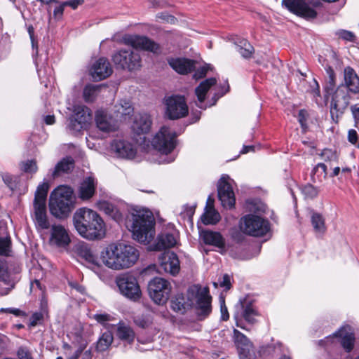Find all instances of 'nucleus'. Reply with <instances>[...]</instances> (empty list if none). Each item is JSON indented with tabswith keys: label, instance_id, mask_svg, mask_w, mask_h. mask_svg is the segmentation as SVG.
Instances as JSON below:
<instances>
[{
	"label": "nucleus",
	"instance_id": "obj_1",
	"mask_svg": "<svg viewBox=\"0 0 359 359\" xmlns=\"http://www.w3.org/2000/svg\"><path fill=\"white\" fill-rule=\"evenodd\" d=\"M139 257V250L135 246L123 242L108 245L100 255L104 266L117 271L133 266L137 262Z\"/></svg>",
	"mask_w": 359,
	"mask_h": 359
},
{
	"label": "nucleus",
	"instance_id": "obj_2",
	"mask_svg": "<svg viewBox=\"0 0 359 359\" xmlns=\"http://www.w3.org/2000/svg\"><path fill=\"white\" fill-rule=\"evenodd\" d=\"M72 220L78 233L87 240H100L105 236L106 227L103 219L91 209L79 208L74 213Z\"/></svg>",
	"mask_w": 359,
	"mask_h": 359
},
{
	"label": "nucleus",
	"instance_id": "obj_3",
	"mask_svg": "<svg viewBox=\"0 0 359 359\" xmlns=\"http://www.w3.org/2000/svg\"><path fill=\"white\" fill-rule=\"evenodd\" d=\"M154 218L152 212L143 208H133L126 220V227L132 232L134 240L148 243L154 236Z\"/></svg>",
	"mask_w": 359,
	"mask_h": 359
},
{
	"label": "nucleus",
	"instance_id": "obj_4",
	"mask_svg": "<svg viewBox=\"0 0 359 359\" xmlns=\"http://www.w3.org/2000/svg\"><path fill=\"white\" fill-rule=\"evenodd\" d=\"M74 208L73 191L67 186H60L50 194L49 209L51 215L60 219L69 216Z\"/></svg>",
	"mask_w": 359,
	"mask_h": 359
},
{
	"label": "nucleus",
	"instance_id": "obj_5",
	"mask_svg": "<svg viewBox=\"0 0 359 359\" xmlns=\"http://www.w3.org/2000/svg\"><path fill=\"white\" fill-rule=\"evenodd\" d=\"M111 60L116 68L130 72L139 69L142 65L140 54L132 48L117 50L112 55Z\"/></svg>",
	"mask_w": 359,
	"mask_h": 359
},
{
	"label": "nucleus",
	"instance_id": "obj_6",
	"mask_svg": "<svg viewBox=\"0 0 359 359\" xmlns=\"http://www.w3.org/2000/svg\"><path fill=\"white\" fill-rule=\"evenodd\" d=\"M241 231L252 236H263L270 229L269 223L266 219L255 215H247L239 222Z\"/></svg>",
	"mask_w": 359,
	"mask_h": 359
},
{
	"label": "nucleus",
	"instance_id": "obj_7",
	"mask_svg": "<svg viewBox=\"0 0 359 359\" xmlns=\"http://www.w3.org/2000/svg\"><path fill=\"white\" fill-rule=\"evenodd\" d=\"M165 115L170 120L185 117L189 113V107L184 96L174 95L164 99Z\"/></svg>",
	"mask_w": 359,
	"mask_h": 359
},
{
	"label": "nucleus",
	"instance_id": "obj_8",
	"mask_svg": "<svg viewBox=\"0 0 359 359\" xmlns=\"http://www.w3.org/2000/svg\"><path fill=\"white\" fill-rule=\"evenodd\" d=\"M171 292V285L165 279L156 277L149 282L148 292L154 303L163 305L167 302Z\"/></svg>",
	"mask_w": 359,
	"mask_h": 359
},
{
	"label": "nucleus",
	"instance_id": "obj_9",
	"mask_svg": "<svg viewBox=\"0 0 359 359\" xmlns=\"http://www.w3.org/2000/svg\"><path fill=\"white\" fill-rule=\"evenodd\" d=\"M116 283L122 295L136 302L142 295V292L135 277L129 273L122 274L116 278Z\"/></svg>",
	"mask_w": 359,
	"mask_h": 359
},
{
	"label": "nucleus",
	"instance_id": "obj_10",
	"mask_svg": "<svg viewBox=\"0 0 359 359\" xmlns=\"http://www.w3.org/2000/svg\"><path fill=\"white\" fill-rule=\"evenodd\" d=\"M92 120L90 109L84 105H76L74 107V114L69 119L68 128L72 134H76L86 129Z\"/></svg>",
	"mask_w": 359,
	"mask_h": 359
},
{
	"label": "nucleus",
	"instance_id": "obj_11",
	"mask_svg": "<svg viewBox=\"0 0 359 359\" xmlns=\"http://www.w3.org/2000/svg\"><path fill=\"white\" fill-rule=\"evenodd\" d=\"M175 133L166 126L161 128L154 137L151 144L159 152L165 154L170 153L175 147Z\"/></svg>",
	"mask_w": 359,
	"mask_h": 359
},
{
	"label": "nucleus",
	"instance_id": "obj_12",
	"mask_svg": "<svg viewBox=\"0 0 359 359\" xmlns=\"http://www.w3.org/2000/svg\"><path fill=\"white\" fill-rule=\"evenodd\" d=\"M196 298V313L198 319L203 320L206 318L212 311V297L209 294V289L208 287L198 288Z\"/></svg>",
	"mask_w": 359,
	"mask_h": 359
},
{
	"label": "nucleus",
	"instance_id": "obj_13",
	"mask_svg": "<svg viewBox=\"0 0 359 359\" xmlns=\"http://www.w3.org/2000/svg\"><path fill=\"white\" fill-rule=\"evenodd\" d=\"M309 0H283V5L291 13L307 19L315 18L316 11L311 8L307 1Z\"/></svg>",
	"mask_w": 359,
	"mask_h": 359
},
{
	"label": "nucleus",
	"instance_id": "obj_14",
	"mask_svg": "<svg viewBox=\"0 0 359 359\" xmlns=\"http://www.w3.org/2000/svg\"><path fill=\"white\" fill-rule=\"evenodd\" d=\"M122 41L125 45L133 48L149 50L155 53L160 49L158 44L146 36L126 35L122 38Z\"/></svg>",
	"mask_w": 359,
	"mask_h": 359
},
{
	"label": "nucleus",
	"instance_id": "obj_15",
	"mask_svg": "<svg viewBox=\"0 0 359 359\" xmlns=\"http://www.w3.org/2000/svg\"><path fill=\"white\" fill-rule=\"evenodd\" d=\"M348 104L349 96L348 93L344 92L342 86H338L333 94L331 102L330 113L332 118L334 119V116L338 118L339 116H341Z\"/></svg>",
	"mask_w": 359,
	"mask_h": 359
},
{
	"label": "nucleus",
	"instance_id": "obj_16",
	"mask_svg": "<svg viewBox=\"0 0 359 359\" xmlns=\"http://www.w3.org/2000/svg\"><path fill=\"white\" fill-rule=\"evenodd\" d=\"M160 269L172 276H176L180 270V264L177 255L171 251H165L158 257Z\"/></svg>",
	"mask_w": 359,
	"mask_h": 359
},
{
	"label": "nucleus",
	"instance_id": "obj_17",
	"mask_svg": "<svg viewBox=\"0 0 359 359\" xmlns=\"http://www.w3.org/2000/svg\"><path fill=\"white\" fill-rule=\"evenodd\" d=\"M97 128L105 133L114 132L118 128V123L114 116L104 110H98L95 114Z\"/></svg>",
	"mask_w": 359,
	"mask_h": 359
},
{
	"label": "nucleus",
	"instance_id": "obj_18",
	"mask_svg": "<svg viewBox=\"0 0 359 359\" xmlns=\"http://www.w3.org/2000/svg\"><path fill=\"white\" fill-rule=\"evenodd\" d=\"M218 197L223 207L231 208L235 204V196L231 186L222 177L217 186Z\"/></svg>",
	"mask_w": 359,
	"mask_h": 359
},
{
	"label": "nucleus",
	"instance_id": "obj_19",
	"mask_svg": "<svg viewBox=\"0 0 359 359\" xmlns=\"http://www.w3.org/2000/svg\"><path fill=\"white\" fill-rule=\"evenodd\" d=\"M111 151L118 158L132 159L136 155V149L130 142L122 140H115L111 144Z\"/></svg>",
	"mask_w": 359,
	"mask_h": 359
},
{
	"label": "nucleus",
	"instance_id": "obj_20",
	"mask_svg": "<svg viewBox=\"0 0 359 359\" xmlns=\"http://www.w3.org/2000/svg\"><path fill=\"white\" fill-rule=\"evenodd\" d=\"M112 67L105 57H100L96 60L90 69L92 77L97 81L107 78L112 74Z\"/></svg>",
	"mask_w": 359,
	"mask_h": 359
},
{
	"label": "nucleus",
	"instance_id": "obj_21",
	"mask_svg": "<svg viewBox=\"0 0 359 359\" xmlns=\"http://www.w3.org/2000/svg\"><path fill=\"white\" fill-rule=\"evenodd\" d=\"M233 340L238 351L240 359H250V351L252 344L245 335L238 330H233Z\"/></svg>",
	"mask_w": 359,
	"mask_h": 359
},
{
	"label": "nucleus",
	"instance_id": "obj_22",
	"mask_svg": "<svg viewBox=\"0 0 359 359\" xmlns=\"http://www.w3.org/2000/svg\"><path fill=\"white\" fill-rule=\"evenodd\" d=\"M169 65L180 74H187L195 68V61L184 57H170L168 59Z\"/></svg>",
	"mask_w": 359,
	"mask_h": 359
},
{
	"label": "nucleus",
	"instance_id": "obj_23",
	"mask_svg": "<svg viewBox=\"0 0 359 359\" xmlns=\"http://www.w3.org/2000/svg\"><path fill=\"white\" fill-rule=\"evenodd\" d=\"M133 111V107L129 101L121 100L114 106V116L118 123L125 122L130 119Z\"/></svg>",
	"mask_w": 359,
	"mask_h": 359
},
{
	"label": "nucleus",
	"instance_id": "obj_24",
	"mask_svg": "<svg viewBox=\"0 0 359 359\" xmlns=\"http://www.w3.org/2000/svg\"><path fill=\"white\" fill-rule=\"evenodd\" d=\"M334 334L341 339V344L347 352L353 350L355 343V335L350 325L341 327Z\"/></svg>",
	"mask_w": 359,
	"mask_h": 359
},
{
	"label": "nucleus",
	"instance_id": "obj_25",
	"mask_svg": "<svg viewBox=\"0 0 359 359\" xmlns=\"http://www.w3.org/2000/svg\"><path fill=\"white\" fill-rule=\"evenodd\" d=\"M344 86L348 91L353 93H359V76L355 71L351 67H346L344 69Z\"/></svg>",
	"mask_w": 359,
	"mask_h": 359
},
{
	"label": "nucleus",
	"instance_id": "obj_26",
	"mask_svg": "<svg viewBox=\"0 0 359 359\" xmlns=\"http://www.w3.org/2000/svg\"><path fill=\"white\" fill-rule=\"evenodd\" d=\"M50 242L60 247H65L69 245L70 238L64 226L60 224L52 226Z\"/></svg>",
	"mask_w": 359,
	"mask_h": 359
},
{
	"label": "nucleus",
	"instance_id": "obj_27",
	"mask_svg": "<svg viewBox=\"0 0 359 359\" xmlns=\"http://www.w3.org/2000/svg\"><path fill=\"white\" fill-rule=\"evenodd\" d=\"M151 119L147 114H138L135 116L132 129L136 134H144L150 130Z\"/></svg>",
	"mask_w": 359,
	"mask_h": 359
},
{
	"label": "nucleus",
	"instance_id": "obj_28",
	"mask_svg": "<svg viewBox=\"0 0 359 359\" xmlns=\"http://www.w3.org/2000/svg\"><path fill=\"white\" fill-rule=\"evenodd\" d=\"M217 83L215 78H209L203 81L195 89V94L197 97L198 103L197 106L199 108L205 109V107L203 106V103L205 100L206 94L210 88L215 86Z\"/></svg>",
	"mask_w": 359,
	"mask_h": 359
},
{
	"label": "nucleus",
	"instance_id": "obj_29",
	"mask_svg": "<svg viewBox=\"0 0 359 359\" xmlns=\"http://www.w3.org/2000/svg\"><path fill=\"white\" fill-rule=\"evenodd\" d=\"M95 181L92 177L83 180L79 189V197L83 200H88L93 197L95 191Z\"/></svg>",
	"mask_w": 359,
	"mask_h": 359
},
{
	"label": "nucleus",
	"instance_id": "obj_30",
	"mask_svg": "<svg viewBox=\"0 0 359 359\" xmlns=\"http://www.w3.org/2000/svg\"><path fill=\"white\" fill-rule=\"evenodd\" d=\"M201 237L205 244L213 245L219 248H224L225 246L224 239L219 232L203 231L201 233Z\"/></svg>",
	"mask_w": 359,
	"mask_h": 359
},
{
	"label": "nucleus",
	"instance_id": "obj_31",
	"mask_svg": "<svg viewBox=\"0 0 359 359\" xmlns=\"http://www.w3.org/2000/svg\"><path fill=\"white\" fill-rule=\"evenodd\" d=\"M34 217L37 224L43 229L49 227L46 215V205L43 203H34Z\"/></svg>",
	"mask_w": 359,
	"mask_h": 359
},
{
	"label": "nucleus",
	"instance_id": "obj_32",
	"mask_svg": "<svg viewBox=\"0 0 359 359\" xmlns=\"http://www.w3.org/2000/svg\"><path fill=\"white\" fill-rule=\"evenodd\" d=\"M74 160L71 157H66L59 161L53 172L52 176L53 178H56L62 174L67 173L74 168Z\"/></svg>",
	"mask_w": 359,
	"mask_h": 359
},
{
	"label": "nucleus",
	"instance_id": "obj_33",
	"mask_svg": "<svg viewBox=\"0 0 359 359\" xmlns=\"http://www.w3.org/2000/svg\"><path fill=\"white\" fill-rule=\"evenodd\" d=\"M177 243L176 236L172 233H163L158 236L156 249L161 250L174 247Z\"/></svg>",
	"mask_w": 359,
	"mask_h": 359
},
{
	"label": "nucleus",
	"instance_id": "obj_34",
	"mask_svg": "<svg viewBox=\"0 0 359 359\" xmlns=\"http://www.w3.org/2000/svg\"><path fill=\"white\" fill-rule=\"evenodd\" d=\"M237 51L245 59L250 58L254 53L253 46L245 39H239L234 42Z\"/></svg>",
	"mask_w": 359,
	"mask_h": 359
},
{
	"label": "nucleus",
	"instance_id": "obj_35",
	"mask_svg": "<svg viewBox=\"0 0 359 359\" xmlns=\"http://www.w3.org/2000/svg\"><path fill=\"white\" fill-rule=\"evenodd\" d=\"M311 222L316 233L320 236L326 231L325 219L322 215L318 212H313L311 217Z\"/></svg>",
	"mask_w": 359,
	"mask_h": 359
},
{
	"label": "nucleus",
	"instance_id": "obj_36",
	"mask_svg": "<svg viewBox=\"0 0 359 359\" xmlns=\"http://www.w3.org/2000/svg\"><path fill=\"white\" fill-rule=\"evenodd\" d=\"M99 205L100 210L103 211L116 222H118L122 218L121 212L113 204L103 201L100 203Z\"/></svg>",
	"mask_w": 359,
	"mask_h": 359
},
{
	"label": "nucleus",
	"instance_id": "obj_37",
	"mask_svg": "<svg viewBox=\"0 0 359 359\" xmlns=\"http://www.w3.org/2000/svg\"><path fill=\"white\" fill-rule=\"evenodd\" d=\"M326 77L325 83V90L327 93H332L336 87V74L334 69L330 67L327 66L325 67Z\"/></svg>",
	"mask_w": 359,
	"mask_h": 359
},
{
	"label": "nucleus",
	"instance_id": "obj_38",
	"mask_svg": "<svg viewBox=\"0 0 359 359\" xmlns=\"http://www.w3.org/2000/svg\"><path fill=\"white\" fill-rule=\"evenodd\" d=\"M116 335L121 339L131 343L135 338V333L132 328L124 324H119L117 327Z\"/></svg>",
	"mask_w": 359,
	"mask_h": 359
},
{
	"label": "nucleus",
	"instance_id": "obj_39",
	"mask_svg": "<svg viewBox=\"0 0 359 359\" xmlns=\"http://www.w3.org/2000/svg\"><path fill=\"white\" fill-rule=\"evenodd\" d=\"M113 335L111 332H104L97 341L96 351L103 352L108 349L113 342Z\"/></svg>",
	"mask_w": 359,
	"mask_h": 359
},
{
	"label": "nucleus",
	"instance_id": "obj_40",
	"mask_svg": "<svg viewBox=\"0 0 359 359\" xmlns=\"http://www.w3.org/2000/svg\"><path fill=\"white\" fill-rule=\"evenodd\" d=\"M79 254L89 264L96 266H99L97 257L93 254L87 245H81L79 246Z\"/></svg>",
	"mask_w": 359,
	"mask_h": 359
},
{
	"label": "nucleus",
	"instance_id": "obj_41",
	"mask_svg": "<svg viewBox=\"0 0 359 359\" xmlns=\"http://www.w3.org/2000/svg\"><path fill=\"white\" fill-rule=\"evenodd\" d=\"M101 86L88 84L86 86L83 91V97L86 102H93L97 97Z\"/></svg>",
	"mask_w": 359,
	"mask_h": 359
},
{
	"label": "nucleus",
	"instance_id": "obj_42",
	"mask_svg": "<svg viewBox=\"0 0 359 359\" xmlns=\"http://www.w3.org/2000/svg\"><path fill=\"white\" fill-rule=\"evenodd\" d=\"M48 189L49 185L47 182H43L42 184H40L35 192L34 203L46 204Z\"/></svg>",
	"mask_w": 359,
	"mask_h": 359
},
{
	"label": "nucleus",
	"instance_id": "obj_43",
	"mask_svg": "<svg viewBox=\"0 0 359 359\" xmlns=\"http://www.w3.org/2000/svg\"><path fill=\"white\" fill-rule=\"evenodd\" d=\"M201 219L204 224H215L219 221L220 215L215 209H206Z\"/></svg>",
	"mask_w": 359,
	"mask_h": 359
},
{
	"label": "nucleus",
	"instance_id": "obj_44",
	"mask_svg": "<svg viewBox=\"0 0 359 359\" xmlns=\"http://www.w3.org/2000/svg\"><path fill=\"white\" fill-rule=\"evenodd\" d=\"M243 316L245 320L253 324L255 322V316H257V313L251 303L243 304Z\"/></svg>",
	"mask_w": 359,
	"mask_h": 359
},
{
	"label": "nucleus",
	"instance_id": "obj_45",
	"mask_svg": "<svg viewBox=\"0 0 359 359\" xmlns=\"http://www.w3.org/2000/svg\"><path fill=\"white\" fill-rule=\"evenodd\" d=\"M171 309L176 312H183L184 307V297L182 294L175 295L170 302Z\"/></svg>",
	"mask_w": 359,
	"mask_h": 359
},
{
	"label": "nucleus",
	"instance_id": "obj_46",
	"mask_svg": "<svg viewBox=\"0 0 359 359\" xmlns=\"http://www.w3.org/2000/svg\"><path fill=\"white\" fill-rule=\"evenodd\" d=\"M302 192L305 198L313 199L318 195L319 189L311 184H307L302 188Z\"/></svg>",
	"mask_w": 359,
	"mask_h": 359
},
{
	"label": "nucleus",
	"instance_id": "obj_47",
	"mask_svg": "<svg viewBox=\"0 0 359 359\" xmlns=\"http://www.w3.org/2000/svg\"><path fill=\"white\" fill-rule=\"evenodd\" d=\"M20 169L27 173H35L38 167L36 165V161L35 160H27L25 161H22L20 164Z\"/></svg>",
	"mask_w": 359,
	"mask_h": 359
},
{
	"label": "nucleus",
	"instance_id": "obj_48",
	"mask_svg": "<svg viewBox=\"0 0 359 359\" xmlns=\"http://www.w3.org/2000/svg\"><path fill=\"white\" fill-rule=\"evenodd\" d=\"M321 158L326 162L332 164L333 163L337 162L338 155L335 151L330 149H325L320 154Z\"/></svg>",
	"mask_w": 359,
	"mask_h": 359
},
{
	"label": "nucleus",
	"instance_id": "obj_49",
	"mask_svg": "<svg viewBox=\"0 0 359 359\" xmlns=\"http://www.w3.org/2000/svg\"><path fill=\"white\" fill-rule=\"evenodd\" d=\"M1 177L4 182L11 190H15L18 187L17 177H13L8 173H2Z\"/></svg>",
	"mask_w": 359,
	"mask_h": 359
},
{
	"label": "nucleus",
	"instance_id": "obj_50",
	"mask_svg": "<svg viewBox=\"0 0 359 359\" xmlns=\"http://www.w3.org/2000/svg\"><path fill=\"white\" fill-rule=\"evenodd\" d=\"M11 239L8 237L0 238V255H8L10 250Z\"/></svg>",
	"mask_w": 359,
	"mask_h": 359
},
{
	"label": "nucleus",
	"instance_id": "obj_51",
	"mask_svg": "<svg viewBox=\"0 0 359 359\" xmlns=\"http://www.w3.org/2000/svg\"><path fill=\"white\" fill-rule=\"evenodd\" d=\"M312 174H318V176H323L325 178L327 176V165L325 163H318L312 170Z\"/></svg>",
	"mask_w": 359,
	"mask_h": 359
},
{
	"label": "nucleus",
	"instance_id": "obj_52",
	"mask_svg": "<svg viewBox=\"0 0 359 359\" xmlns=\"http://www.w3.org/2000/svg\"><path fill=\"white\" fill-rule=\"evenodd\" d=\"M339 38L348 41H353L355 39L354 34L347 30H340L337 33Z\"/></svg>",
	"mask_w": 359,
	"mask_h": 359
},
{
	"label": "nucleus",
	"instance_id": "obj_53",
	"mask_svg": "<svg viewBox=\"0 0 359 359\" xmlns=\"http://www.w3.org/2000/svg\"><path fill=\"white\" fill-rule=\"evenodd\" d=\"M220 311H221V318L222 320H227L229 318V315L227 311V308L225 305L224 299L223 297H220Z\"/></svg>",
	"mask_w": 359,
	"mask_h": 359
},
{
	"label": "nucleus",
	"instance_id": "obj_54",
	"mask_svg": "<svg viewBox=\"0 0 359 359\" xmlns=\"http://www.w3.org/2000/svg\"><path fill=\"white\" fill-rule=\"evenodd\" d=\"M308 114L307 111L304 109H301L298 114V121L301 124L303 129L306 128V121H307Z\"/></svg>",
	"mask_w": 359,
	"mask_h": 359
},
{
	"label": "nucleus",
	"instance_id": "obj_55",
	"mask_svg": "<svg viewBox=\"0 0 359 359\" xmlns=\"http://www.w3.org/2000/svg\"><path fill=\"white\" fill-rule=\"evenodd\" d=\"M358 135L356 130H355L353 129L349 130L348 132V142L353 145H356V144L358 142Z\"/></svg>",
	"mask_w": 359,
	"mask_h": 359
},
{
	"label": "nucleus",
	"instance_id": "obj_56",
	"mask_svg": "<svg viewBox=\"0 0 359 359\" xmlns=\"http://www.w3.org/2000/svg\"><path fill=\"white\" fill-rule=\"evenodd\" d=\"M208 67H202L200 69H198L194 74V77L196 79H201L204 76H205L207 72H208Z\"/></svg>",
	"mask_w": 359,
	"mask_h": 359
},
{
	"label": "nucleus",
	"instance_id": "obj_57",
	"mask_svg": "<svg viewBox=\"0 0 359 359\" xmlns=\"http://www.w3.org/2000/svg\"><path fill=\"white\" fill-rule=\"evenodd\" d=\"M219 285L222 287H226V290H229L231 287L230 277L228 274H224L222 278V280L219 283Z\"/></svg>",
	"mask_w": 359,
	"mask_h": 359
},
{
	"label": "nucleus",
	"instance_id": "obj_58",
	"mask_svg": "<svg viewBox=\"0 0 359 359\" xmlns=\"http://www.w3.org/2000/svg\"><path fill=\"white\" fill-rule=\"evenodd\" d=\"M17 355L20 359H32L29 352L24 348L18 350Z\"/></svg>",
	"mask_w": 359,
	"mask_h": 359
},
{
	"label": "nucleus",
	"instance_id": "obj_59",
	"mask_svg": "<svg viewBox=\"0 0 359 359\" xmlns=\"http://www.w3.org/2000/svg\"><path fill=\"white\" fill-rule=\"evenodd\" d=\"M83 1L84 0H70L65 1L64 5H65V6H70L73 9H76L79 6V5L82 4Z\"/></svg>",
	"mask_w": 359,
	"mask_h": 359
},
{
	"label": "nucleus",
	"instance_id": "obj_60",
	"mask_svg": "<svg viewBox=\"0 0 359 359\" xmlns=\"http://www.w3.org/2000/svg\"><path fill=\"white\" fill-rule=\"evenodd\" d=\"M65 7V5H64V2H63L59 6L56 7L54 9L53 15L55 18H61L63 15Z\"/></svg>",
	"mask_w": 359,
	"mask_h": 359
},
{
	"label": "nucleus",
	"instance_id": "obj_61",
	"mask_svg": "<svg viewBox=\"0 0 359 359\" xmlns=\"http://www.w3.org/2000/svg\"><path fill=\"white\" fill-rule=\"evenodd\" d=\"M95 319L101 323H103L107 321H109L111 318L110 316L108 314H96L95 316Z\"/></svg>",
	"mask_w": 359,
	"mask_h": 359
},
{
	"label": "nucleus",
	"instance_id": "obj_62",
	"mask_svg": "<svg viewBox=\"0 0 359 359\" xmlns=\"http://www.w3.org/2000/svg\"><path fill=\"white\" fill-rule=\"evenodd\" d=\"M351 109L355 118V123H358L359 122V107L355 104L352 106Z\"/></svg>",
	"mask_w": 359,
	"mask_h": 359
},
{
	"label": "nucleus",
	"instance_id": "obj_63",
	"mask_svg": "<svg viewBox=\"0 0 359 359\" xmlns=\"http://www.w3.org/2000/svg\"><path fill=\"white\" fill-rule=\"evenodd\" d=\"M42 318V315L41 313H34L32 316L31 325L32 326H35L37 325L38 322Z\"/></svg>",
	"mask_w": 359,
	"mask_h": 359
},
{
	"label": "nucleus",
	"instance_id": "obj_64",
	"mask_svg": "<svg viewBox=\"0 0 359 359\" xmlns=\"http://www.w3.org/2000/svg\"><path fill=\"white\" fill-rule=\"evenodd\" d=\"M5 311H8L10 313H13V314H14L16 316H21L23 313V312L21 310L18 309H11V308H8V309H6Z\"/></svg>",
	"mask_w": 359,
	"mask_h": 359
}]
</instances>
